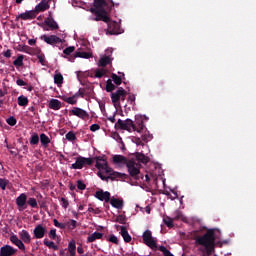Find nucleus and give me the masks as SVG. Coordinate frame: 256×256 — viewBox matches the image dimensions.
I'll list each match as a JSON object with an SVG mask.
<instances>
[{
    "instance_id": "nucleus-1",
    "label": "nucleus",
    "mask_w": 256,
    "mask_h": 256,
    "mask_svg": "<svg viewBox=\"0 0 256 256\" xmlns=\"http://www.w3.org/2000/svg\"><path fill=\"white\" fill-rule=\"evenodd\" d=\"M217 229H208L204 235L196 236L195 243L204 247V251L207 256L213 255L215 253V241H217V236L215 235Z\"/></svg>"
},
{
    "instance_id": "nucleus-2",
    "label": "nucleus",
    "mask_w": 256,
    "mask_h": 256,
    "mask_svg": "<svg viewBox=\"0 0 256 256\" xmlns=\"http://www.w3.org/2000/svg\"><path fill=\"white\" fill-rule=\"evenodd\" d=\"M128 173L132 179L139 181L143 179V174H141V164L135 161V158H130L126 165Z\"/></svg>"
},
{
    "instance_id": "nucleus-3",
    "label": "nucleus",
    "mask_w": 256,
    "mask_h": 256,
    "mask_svg": "<svg viewBox=\"0 0 256 256\" xmlns=\"http://www.w3.org/2000/svg\"><path fill=\"white\" fill-rule=\"evenodd\" d=\"M106 173L108 176H104L103 173L98 172V177H100L102 181H109V179H111V181H125V179L128 177L127 174L116 172L114 170H112V172Z\"/></svg>"
},
{
    "instance_id": "nucleus-4",
    "label": "nucleus",
    "mask_w": 256,
    "mask_h": 256,
    "mask_svg": "<svg viewBox=\"0 0 256 256\" xmlns=\"http://www.w3.org/2000/svg\"><path fill=\"white\" fill-rule=\"evenodd\" d=\"M143 243L153 251H157V241L153 238L151 230H146L142 235Z\"/></svg>"
},
{
    "instance_id": "nucleus-5",
    "label": "nucleus",
    "mask_w": 256,
    "mask_h": 256,
    "mask_svg": "<svg viewBox=\"0 0 256 256\" xmlns=\"http://www.w3.org/2000/svg\"><path fill=\"white\" fill-rule=\"evenodd\" d=\"M115 129L129 132H131V129H133V131H135V123H133V120L131 119H126L125 121L119 119L115 124Z\"/></svg>"
},
{
    "instance_id": "nucleus-6",
    "label": "nucleus",
    "mask_w": 256,
    "mask_h": 256,
    "mask_svg": "<svg viewBox=\"0 0 256 256\" xmlns=\"http://www.w3.org/2000/svg\"><path fill=\"white\" fill-rule=\"evenodd\" d=\"M111 3V6L107 3L105 0H94V8L90 9H96L97 11H111L113 7H115V2L113 0H109Z\"/></svg>"
},
{
    "instance_id": "nucleus-7",
    "label": "nucleus",
    "mask_w": 256,
    "mask_h": 256,
    "mask_svg": "<svg viewBox=\"0 0 256 256\" xmlns=\"http://www.w3.org/2000/svg\"><path fill=\"white\" fill-rule=\"evenodd\" d=\"M125 95V89L123 87H119L116 92L111 93V101L116 109L121 107V97Z\"/></svg>"
},
{
    "instance_id": "nucleus-8",
    "label": "nucleus",
    "mask_w": 256,
    "mask_h": 256,
    "mask_svg": "<svg viewBox=\"0 0 256 256\" xmlns=\"http://www.w3.org/2000/svg\"><path fill=\"white\" fill-rule=\"evenodd\" d=\"M43 31H57L59 29V24L53 19V17H47L44 23L40 25Z\"/></svg>"
},
{
    "instance_id": "nucleus-9",
    "label": "nucleus",
    "mask_w": 256,
    "mask_h": 256,
    "mask_svg": "<svg viewBox=\"0 0 256 256\" xmlns=\"http://www.w3.org/2000/svg\"><path fill=\"white\" fill-rule=\"evenodd\" d=\"M70 115H74L75 117L82 119V121H87L89 119V112L79 107H73V109L70 110Z\"/></svg>"
},
{
    "instance_id": "nucleus-10",
    "label": "nucleus",
    "mask_w": 256,
    "mask_h": 256,
    "mask_svg": "<svg viewBox=\"0 0 256 256\" xmlns=\"http://www.w3.org/2000/svg\"><path fill=\"white\" fill-rule=\"evenodd\" d=\"M106 33L109 35H121L123 31L121 30V25L118 22L112 21L108 23Z\"/></svg>"
},
{
    "instance_id": "nucleus-11",
    "label": "nucleus",
    "mask_w": 256,
    "mask_h": 256,
    "mask_svg": "<svg viewBox=\"0 0 256 256\" xmlns=\"http://www.w3.org/2000/svg\"><path fill=\"white\" fill-rule=\"evenodd\" d=\"M42 41H44L45 43H47V45H52L54 47V45H59L61 43H63V41L61 40L60 37H58L57 35H42L41 36Z\"/></svg>"
},
{
    "instance_id": "nucleus-12",
    "label": "nucleus",
    "mask_w": 256,
    "mask_h": 256,
    "mask_svg": "<svg viewBox=\"0 0 256 256\" xmlns=\"http://www.w3.org/2000/svg\"><path fill=\"white\" fill-rule=\"evenodd\" d=\"M54 226L58 227V229H75L77 227V222L73 219H71L70 221L66 222V223H61L59 221H57V219L53 220Z\"/></svg>"
},
{
    "instance_id": "nucleus-13",
    "label": "nucleus",
    "mask_w": 256,
    "mask_h": 256,
    "mask_svg": "<svg viewBox=\"0 0 256 256\" xmlns=\"http://www.w3.org/2000/svg\"><path fill=\"white\" fill-rule=\"evenodd\" d=\"M91 13H94L96 17H100L101 21H104V23H111V18L107 16V11L111 10H97V9H90Z\"/></svg>"
},
{
    "instance_id": "nucleus-14",
    "label": "nucleus",
    "mask_w": 256,
    "mask_h": 256,
    "mask_svg": "<svg viewBox=\"0 0 256 256\" xmlns=\"http://www.w3.org/2000/svg\"><path fill=\"white\" fill-rule=\"evenodd\" d=\"M112 161L114 165H118V167H127V164L129 163V159L123 155H114Z\"/></svg>"
},
{
    "instance_id": "nucleus-15",
    "label": "nucleus",
    "mask_w": 256,
    "mask_h": 256,
    "mask_svg": "<svg viewBox=\"0 0 256 256\" xmlns=\"http://www.w3.org/2000/svg\"><path fill=\"white\" fill-rule=\"evenodd\" d=\"M41 48H32L27 45L19 46L18 51L22 53H27L28 55H39Z\"/></svg>"
},
{
    "instance_id": "nucleus-16",
    "label": "nucleus",
    "mask_w": 256,
    "mask_h": 256,
    "mask_svg": "<svg viewBox=\"0 0 256 256\" xmlns=\"http://www.w3.org/2000/svg\"><path fill=\"white\" fill-rule=\"evenodd\" d=\"M45 233H47V228L41 224L37 225L33 231L34 239H43Z\"/></svg>"
},
{
    "instance_id": "nucleus-17",
    "label": "nucleus",
    "mask_w": 256,
    "mask_h": 256,
    "mask_svg": "<svg viewBox=\"0 0 256 256\" xmlns=\"http://www.w3.org/2000/svg\"><path fill=\"white\" fill-rule=\"evenodd\" d=\"M17 253V249L11 245H4L0 248V256H13Z\"/></svg>"
},
{
    "instance_id": "nucleus-18",
    "label": "nucleus",
    "mask_w": 256,
    "mask_h": 256,
    "mask_svg": "<svg viewBox=\"0 0 256 256\" xmlns=\"http://www.w3.org/2000/svg\"><path fill=\"white\" fill-rule=\"evenodd\" d=\"M95 197L96 199H99V201H105V203H109V201H111V193L109 191H96Z\"/></svg>"
},
{
    "instance_id": "nucleus-19",
    "label": "nucleus",
    "mask_w": 256,
    "mask_h": 256,
    "mask_svg": "<svg viewBox=\"0 0 256 256\" xmlns=\"http://www.w3.org/2000/svg\"><path fill=\"white\" fill-rule=\"evenodd\" d=\"M132 159H134L136 163H143L144 165H147V163H149V157L140 152L134 153Z\"/></svg>"
},
{
    "instance_id": "nucleus-20",
    "label": "nucleus",
    "mask_w": 256,
    "mask_h": 256,
    "mask_svg": "<svg viewBox=\"0 0 256 256\" xmlns=\"http://www.w3.org/2000/svg\"><path fill=\"white\" fill-rule=\"evenodd\" d=\"M77 57H80L81 59H91L93 57V54L91 52H82V51H76L74 53V56H71L69 61L73 63Z\"/></svg>"
},
{
    "instance_id": "nucleus-21",
    "label": "nucleus",
    "mask_w": 256,
    "mask_h": 256,
    "mask_svg": "<svg viewBox=\"0 0 256 256\" xmlns=\"http://www.w3.org/2000/svg\"><path fill=\"white\" fill-rule=\"evenodd\" d=\"M36 15L34 11H26L24 13H21L16 17V21H19V19H22V21H29L31 19H35Z\"/></svg>"
},
{
    "instance_id": "nucleus-22",
    "label": "nucleus",
    "mask_w": 256,
    "mask_h": 256,
    "mask_svg": "<svg viewBox=\"0 0 256 256\" xmlns=\"http://www.w3.org/2000/svg\"><path fill=\"white\" fill-rule=\"evenodd\" d=\"M116 229H120V234L122 235L125 243H131V235L127 231V227L116 225Z\"/></svg>"
},
{
    "instance_id": "nucleus-23",
    "label": "nucleus",
    "mask_w": 256,
    "mask_h": 256,
    "mask_svg": "<svg viewBox=\"0 0 256 256\" xmlns=\"http://www.w3.org/2000/svg\"><path fill=\"white\" fill-rule=\"evenodd\" d=\"M16 205L19 209H25L27 205V194L22 193L16 198Z\"/></svg>"
},
{
    "instance_id": "nucleus-24",
    "label": "nucleus",
    "mask_w": 256,
    "mask_h": 256,
    "mask_svg": "<svg viewBox=\"0 0 256 256\" xmlns=\"http://www.w3.org/2000/svg\"><path fill=\"white\" fill-rule=\"evenodd\" d=\"M95 167L96 169H101L102 171H105V173H113V168L109 167V164H107V160H103V162H96Z\"/></svg>"
},
{
    "instance_id": "nucleus-25",
    "label": "nucleus",
    "mask_w": 256,
    "mask_h": 256,
    "mask_svg": "<svg viewBox=\"0 0 256 256\" xmlns=\"http://www.w3.org/2000/svg\"><path fill=\"white\" fill-rule=\"evenodd\" d=\"M10 241L14 245H16V247H18V249H20V251H25V244L23 243V240H21V239H19V237H17V235H12L10 237Z\"/></svg>"
},
{
    "instance_id": "nucleus-26",
    "label": "nucleus",
    "mask_w": 256,
    "mask_h": 256,
    "mask_svg": "<svg viewBox=\"0 0 256 256\" xmlns=\"http://www.w3.org/2000/svg\"><path fill=\"white\" fill-rule=\"evenodd\" d=\"M49 3H51V0H42L36 7L35 10L38 13H41L43 11H47V9H49L50 5Z\"/></svg>"
},
{
    "instance_id": "nucleus-27",
    "label": "nucleus",
    "mask_w": 256,
    "mask_h": 256,
    "mask_svg": "<svg viewBox=\"0 0 256 256\" xmlns=\"http://www.w3.org/2000/svg\"><path fill=\"white\" fill-rule=\"evenodd\" d=\"M19 237L23 243H26L27 245L31 243V234H29L27 230L20 231Z\"/></svg>"
},
{
    "instance_id": "nucleus-28",
    "label": "nucleus",
    "mask_w": 256,
    "mask_h": 256,
    "mask_svg": "<svg viewBox=\"0 0 256 256\" xmlns=\"http://www.w3.org/2000/svg\"><path fill=\"white\" fill-rule=\"evenodd\" d=\"M60 99L69 105H77V94H74L71 97H67L65 95L60 96Z\"/></svg>"
},
{
    "instance_id": "nucleus-29",
    "label": "nucleus",
    "mask_w": 256,
    "mask_h": 256,
    "mask_svg": "<svg viewBox=\"0 0 256 256\" xmlns=\"http://www.w3.org/2000/svg\"><path fill=\"white\" fill-rule=\"evenodd\" d=\"M49 109H53V111H59L61 109V101L58 99H51L48 104Z\"/></svg>"
},
{
    "instance_id": "nucleus-30",
    "label": "nucleus",
    "mask_w": 256,
    "mask_h": 256,
    "mask_svg": "<svg viewBox=\"0 0 256 256\" xmlns=\"http://www.w3.org/2000/svg\"><path fill=\"white\" fill-rule=\"evenodd\" d=\"M83 163V156H78L76 162L71 165L70 169H83L85 167Z\"/></svg>"
},
{
    "instance_id": "nucleus-31",
    "label": "nucleus",
    "mask_w": 256,
    "mask_h": 256,
    "mask_svg": "<svg viewBox=\"0 0 256 256\" xmlns=\"http://www.w3.org/2000/svg\"><path fill=\"white\" fill-rule=\"evenodd\" d=\"M40 142H41L42 147L47 149V147H49V143H51V138H49V136H47V134L42 133V134H40Z\"/></svg>"
},
{
    "instance_id": "nucleus-32",
    "label": "nucleus",
    "mask_w": 256,
    "mask_h": 256,
    "mask_svg": "<svg viewBox=\"0 0 256 256\" xmlns=\"http://www.w3.org/2000/svg\"><path fill=\"white\" fill-rule=\"evenodd\" d=\"M97 239H103V233L94 232L93 234L87 237V243H93L97 241Z\"/></svg>"
},
{
    "instance_id": "nucleus-33",
    "label": "nucleus",
    "mask_w": 256,
    "mask_h": 256,
    "mask_svg": "<svg viewBox=\"0 0 256 256\" xmlns=\"http://www.w3.org/2000/svg\"><path fill=\"white\" fill-rule=\"evenodd\" d=\"M110 205L114 207L115 209H123L124 202L123 200L112 198L110 201Z\"/></svg>"
},
{
    "instance_id": "nucleus-34",
    "label": "nucleus",
    "mask_w": 256,
    "mask_h": 256,
    "mask_svg": "<svg viewBox=\"0 0 256 256\" xmlns=\"http://www.w3.org/2000/svg\"><path fill=\"white\" fill-rule=\"evenodd\" d=\"M54 83L58 87H61V85H63V74L56 71L54 75Z\"/></svg>"
},
{
    "instance_id": "nucleus-35",
    "label": "nucleus",
    "mask_w": 256,
    "mask_h": 256,
    "mask_svg": "<svg viewBox=\"0 0 256 256\" xmlns=\"http://www.w3.org/2000/svg\"><path fill=\"white\" fill-rule=\"evenodd\" d=\"M111 63V58L109 56H104L100 58L98 62V67H107V65H110Z\"/></svg>"
},
{
    "instance_id": "nucleus-36",
    "label": "nucleus",
    "mask_w": 256,
    "mask_h": 256,
    "mask_svg": "<svg viewBox=\"0 0 256 256\" xmlns=\"http://www.w3.org/2000/svg\"><path fill=\"white\" fill-rule=\"evenodd\" d=\"M36 57L39 61V63L43 66V67H47V60L45 59V54H43V52L40 49V52L38 54H36Z\"/></svg>"
},
{
    "instance_id": "nucleus-37",
    "label": "nucleus",
    "mask_w": 256,
    "mask_h": 256,
    "mask_svg": "<svg viewBox=\"0 0 256 256\" xmlns=\"http://www.w3.org/2000/svg\"><path fill=\"white\" fill-rule=\"evenodd\" d=\"M44 245L48 247L49 249H53L54 251H59V246L55 245V242L49 241L47 238L43 241Z\"/></svg>"
},
{
    "instance_id": "nucleus-38",
    "label": "nucleus",
    "mask_w": 256,
    "mask_h": 256,
    "mask_svg": "<svg viewBox=\"0 0 256 256\" xmlns=\"http://www.w3.org/2000/svg\"><path fill=\"white\" fill-rule=\"evenodd\" d=\"M18 105L20 107H27L29 105V99L23 95L18 97Z\"/></svg>"
},
{
    "instance_id": "nucleus-39",
    "label": "nucleus",
    "mask_w": 256,
    "mask_h": 256,
    "mask_svg": "<svg viewBox=\"0 0 256 256\" xmlns=\"http://www.w3.org/2000/svg\"><path fill=\"white\" fill-rule=\"evenodd\" d=\"M117 87L115 86V84H113V81L111 79H108L106 81V91L107 93H113V91H115Z\"/></svg>"
},
{
    "instance_id": "nucleus-40",
    "label": "nucleus",
    "mask_w": 256,
    "mask_h": 256,
    "mask_svg": "<svg viewBox=\"0 0 256 256\" xmlns=\"http://www.w3.org/2000/svg\"><path fill=\"white\" fill-rule=\"evenodd\" d=\"M25 59V56L22 54L18 55L17 59L13 61V65L15 67H23V60Z\"/></svg>"
},
{
    "instance_id": "nucleus-41",
    "label": "nucleus",
    "mask_w": 256,
    "mask_h": 256,
    "mask_svg": "<svg viewBox=\"0 0 256 256\" xmlns=\"http://www.w3.org/2000/svg\"><path fill=\"white\" fill-rule=\"evenodd\" d=\"M134 125H135V131H137V133H141V131L145 129V124L143 123V120H138Z\"/></svg>"
},
{
    "instance_id": "nucleus-42",
    "label": "nucleus",
    "mask_w": 256,
    "mask_h": 256,
    "mask_svg": "<svg viewBox=\"0 0 256 256\" xmlns=\"http://www.w3.org/2000/svg\"><path fill=\"white\" fill-rule=\"evenodd\" d=\"M164 221V225L168 226L169 229H172V227L175 226V224H173V218L169 217V216H165L163 218Z\"/></svg>"
},
{
    "instance_id": "nucleus-43",
    "label": "nucleus",
    "mask_w": 256,
    "mask_h": 256,
    "mask_svg": "<svg viewBox=\"0 0 256 256\" xmlns=\"http://www.w3.org/2000/svg\"><path fill=\"white\" fill-rule=\"evenodd\" d=\"M104 75H107V70L105 69H96L94 77L96 79H101Z\"/></svg>"
},
{
    "instance_id": "nucleus-44",
    "label": "nucleus",
    "mask_w": 256,
    "mask_h": 256,
    "mask_svg": "<svg viewBox=\"0 0 256 256\" xmlns=\"http://www.w3.org/2000/svg\"><path fill=\"white\" fill-rule=\"evenodd\" d=\"M111 79L115 83V85H121V83H123V78L117 76V74L115 73H112Z\"/></svg>"
},
{
    "instance_id": "nucleus-45",
    "label": "nucleus",
    "mask_w": 256,
    "mask_h": 256,
    "mask_svg": "<svg viewBox=\"0 0 256 256\" xmlns=\"http://www.w3.org/2000/svg\"><path fill=\"white\" fill-rule=\"evenodd\" d=\"M32 209H38L39 205L37 204V199L29 198L26 202Z\"/></svg>"
},
{
    "instance_id": "nucleus-46",
    "label": "nucleus",
    "mask_w": 256,
    "mask_h": 256,
    "mask_svg": "<svg viewBox=\"0 0 256 256\" xmlns=\"http://www.w3.org/2000/svg\"><path fill=\"white\" fill-rule=\"evenodd\" d=\"M116 223H120L121 225H125V223H127V217H125V215L120 214L116 217L115 219Z\"/></svg>"
},
{
    "instance_id": "nucleus-47",
    "label": "nucleus",
    "mask_w": 256,
    "mask_h": 256,
    "mask_svg": "<svg viewBox=\"0 0 256 256\" xmlns=\"http://www.w3.org/2000/svg\"><path fill=\"white\" fill-rule=\"evenodd\" d=\"M7 185H9V180L5 178H0V189L2 191H5V189H7Z\"/></svg>"
},
{
    "instance_id": "nucleus-48",
    "label": "nucleus",
    "mask_w": 256,
    "mask_h": 256,
    "mask_svg": "<svg viewBox=\"0 0 256 256\" xmlns=\"http://www.w3.org/2000/svg\"><path fill=\"white\" fill-rule=\"evenodd\" d=\"M30 145H39V135L34 134L31 136Z\"/></svg>"
},
{
    "instance_id": "nucleus-49",
    "label": "nucleus",
    "mask_w": 256,
    "mask_h": 256,
    "mask_svg": "<svg viewBox=\"0 0 256 256\" xmlns=\"http://www.w3.org/2000/svg\"><path fill=\"white\" fill-rule=\"evenodd\" d=\"M159 251H161L164 256H175L165 246H160Z\"/></svg>"
},
{
    "instance_id": "nucleus-50",
    "label": "nucleus",
    "mask_w": 256,
    "mask_h": 256,
    "mask_svg": "<svg viewBox=\"0 0 256 256\" xmlns=\"http://www.w3.org/2000/svg\"><path fill=\"white\" fill-rule=\"evenodd\" d=\"M66 139H67V141H75L77 139V136L75 135V132L69 131L66 134Z\"/></svg>"
},
{
    "instance_id": "nucleus-51",
    "label": "nucleus",
    "mask_w": 256,
    "mask_h": 256,
    "mask_svg": "<svg viewBox=\"0 0 256 256\" xmlns=\"http://www.w3.org/2000/svg\"><path fill=\"white\" fill-rule=\"evenodd\" d=\"M107 241L114 243V245H119V239L114 234L110 235V237L107 238Z\"/></svg>"
},
{
    "instance_id": "nucleus-52",
    "label": "nucleus",
    "mask_w": 256,
    "mask_h": 256,
    "mask_svg": "<svg viewBox=\"0 0 256 256\" xmlns=\"http://www.w3.org/2000/svg\"><path fill=\"white\" fill-rule=\"evenodd\" d=\"M6 123H8V125H10V127H15V125H17V119H15V117L11 116L6 120Z\"/></svg>"
},
{
    "instance_id": "nucleus-53",
    "label": "nucleus",
    "mask_w": 256,
    "mask_h": 256,
    "mask_svg": "<svg viewBox=\"0 0 256 256\" xmlns=\"http://www.w3.org/2000/svg\"><path fill=\"white\" fill-rule=\"evenodd\" d=\"M82 161H83L84 167H87V165H93V158L82 157Z\"/></svg>"
},
{
    "instance_id": "nucleus-54",
    "label": "nucleus",
    "mask_w": 256,
    "mask_h": 256,
    "mask_svg": "<svg viewBox=\"0 0 256 256\" xmlns=\"http://www.w3.org/2000/svg\"><path fill=\"white\" fill-rule=\"evenodd\" d=\"M68 251H77V244H75L74 240L69 242Z\"/></svg>"
},
{
    "instance_id": "nucleus-55",
    "label": "nucleus",
    "mask_w": 256,
    "mask_h": 256,
    "mask_svg": "<svg viewBox=\"0 0 256 256\" xmlns=\"http://www.w3.org/2000/svg\"><path fill=\"white\" fill-rule=\"evenodd\" d=\"M48 236L50 239L55 241V239H57V229H51Z\"/></svg>"
},
{
    "instance_id": "nucleus-56",
    "label": "nucleus",
    "mask_w": 256,
    "mask_h": 256,
    "mask_svg": "<svg viewBox=\"0 0 256 256\" xmlns=\"http://www.w3.org/2000/svg\"><path fill=\"white\" fill-rule=\"evenodd\" d=\"M75 51V46H69L63 50L64 55H71Z\"/></svg>"
},
{
    "instance_id": "nucleus-57",
    "label": "nucleus",
    "mask_w": 256,
    "mask_h": 256,
    "mask_svg": "<svg viewBox=\"0 0 256 256\" xmlns=\"http://www.w3.org/2000/svg\"><path fill=\"white\" fill-rule=\"evenodd\" d=\"M77 189H79L80 191H85V189H87V185H85L82 180H78L77 181Z\"/></svg>"
},
{
    "instance_id": "nucleus-58",
    "label": "nucleus",
    "mask_w": 256,
    "mask_h": 256,
    "mask_svg": "<svg viewBox=\"0 0 256 256\" xmlns=\"http://www.w3.org/2000/svg\"><path fill=\"white\" fill-rule=\"evenodd\" d=\"M60 203H61V206L63 207V209H67V207H69V200H67L63 197L60 199Z\"/></svg>"
},
{
    "instance_id": "nucleus-59",
    "label": "nucleus",
    "mask_w": 256,
    "mask_h": 256,
    "mask_svg": "<svg viewBox=\"0 0 256 256\" xmlns=\"http://www.w3.org/2000/svg\"><path fill=\"white\" fill-rule=\"evenodd\" d=\"M87 94V89H79V91L77 93H75V95H77V97H85V95Z\"/></svg>"
},
{
    "instance_id": "nucleus-60",
    "label": "nucleus",
    "mask_w": 256,
    "mask_h": 256,
    "mask_svg": "<svg viewBox=\"0 0 256 256\" xmlns=\"http://www.w3.org/2000/svg\"><path fill=\"white\" fill-rule=\"evenodd\" d=\"M99 129H101V126L99 124H92L90 126V131H92L93 133H95V131H99Z\"/></svg>"
},
{
    "instance_id": "nucleus-61",
    "label": "nucleus",
    "mask_w": 256,
    "mask_h": 256,
    "mask_svg": "<svg viewBox=\"0 0 256 256\" xmlns=\"http://www.w3.org/2000/svg\"><path fill=\"white\" fill-rule=\"evenodd\" d=\"M16 85H18L19 87H25L27 86V82H25L23 79H18L16 80Z\"/></svg>"
},
{
    "instance_id": "nucleus-62",
    "label": "nucleus",
    "mask_w": 256,
    "mask_h": 256,
    "mask_svg": "<svg viewBox=\"0 0 256 256\" xmlns=\"http://www.w3.org/2000/svg\"><path fill=\"white\" fill-rule=\"evenodd\" d=\"M38 204L40 205L41 209L47 208V202L45 200L38 199Z\"/></svg>"
},
{
    "instance_id": "nucleus-63",
    "label": "nucleus",
    "mask_w": 256,
    "mask_h": 256,
    "mask_svg": "<svg viewBox=\"0 0 256 256\" xmlns=\"http://www.w3.org/2000/svg\"><path fill=\"white\" fill-rule=\"evenodd\" d=\"M128 103H130V105H132V107H135V95H130L128 97Z\"/></svg>"
},
{
    "instance_id": "nucleus-64",
    "label": "nucleus",
    "mask_w": 256,
    "mask_h": 256,
    "mask_svg": "<svg viewBox=\"0 0 256 256\" xmlns=\"http://www.w3.org/2000/svg\"><path fill=\"white\" fill-rule=\"evenodd\" d=\"M3 56L7 59H11V50L8 49L5 52H3Z\"/></svg>"
}]
</instances>
